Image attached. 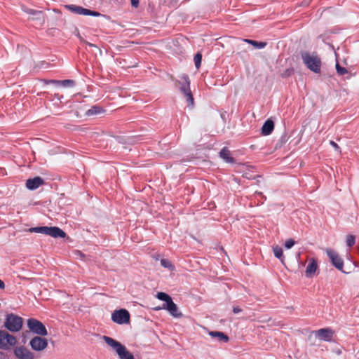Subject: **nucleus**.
<instances>
[{
    "instance_id": "nucleus-23",
    "label": "nucleus",
    "mask_w": 359,
    "mask_h": 359,
    "mask_svg": "<svg viewBox=\"0 0 359 359\" xmlns=\"http://www.w3.org/2000/svg\"><path fill=\"white\" fill-rule=\"evenodd\" d=\"M156 297L158 299H160L161 301H164L165 302L164 304H168V302H170V300H172V298L170 296H169L168 294L163 292H158Z\"/></svg>"
},
{
    "instance_id": "nucleus-17",
    "label": "nucleus",
    "mask_w": 359,
    "mask_h": 359,
    "mask_svg": "<svg viewBox=\"0 0 359 359\" xmlns=\"http://www.w3.org/2000/svg\"><path fill=\"white\" fill-rule=\"evenodd\" d=\"M49 83H56L63 87H73L75 85V81L72 79L60 80H50Z\"/></svg>"
},
{
    "instance_id": "nucleus-29",
    "label": "nucleus",
    "mask_w": 359,
    "mask_h": 359,
    "mask_svg": "<svg viewBox=\"0 0 359 359\" xmlns=\"http://www.w3.org/2000/svg\"><path fill=\"white\" fill-rule=\"evenodd\" d=\"M255 195L259 196L260 198H257V204H263L264 202L266 200V197L263 194L262 192L255 191Z\"/></svg>"
},
{
    "instance_id": "nucleus-18",
    "label": "nucleus",
    "mask_w": 359,
    "mask_h": 359,
    "mask_svg": "<svg viewBox=\"0 0 359 359\" xmlns=\"http://www.w3.org/2000/svg\"><path fill=\"white\" fill-rule=\"evenodd\" d=\"M104 111V109L102 107L98 105H94L90 109H89L86 114L87 116H93L103 113Z\"/></svg>"
},
{
    "instance_id": "nucleus-2",
    "label": "nucleus",
    "mask_w": 359,
    "mask_h": 359,
    "mask_svg": "<svg viewBox=\"0 0 359 359\" xmlns=\"http://www.w3.org/2000/svg\"><path fill=\"white\" fill-rule=\"evenodd\" d=\"M180 80L176 81V83L180 86V92L186 98L187 106L192 107L194 105V99L190 88V79L189 76L185 74L180 76Z\"/></svg>"
},
{
    "instance_id": "nucleus-19",
    "label": "nucleus",
    "mask_w": 359,
    "mask_h": 359,
    "mask_svg": "<svg viewBox=\"0 0 359 359\" xmlns=\"http://www.w3.org/2000/svg\"><path fill=\"white\" fill-rule=\"evenodd\" d=\"M210 335L213 337H218V340L220 341L227 342L229 341V337L222 332L212 331L210 332Z\"/></svg>"
},
{
    "instance_id": "nucleus-14",
    "label": "nucleus",
    "mask_w": 359,
    "mask_h": 359,
    "mask_svg": "<svg viewBox=\"0 0 359 359\" xmlns=\"http://www.w3.org/2000/svg\"><path fill=\"white\" fill-rule=\"evenodd\" d=\"M48 235L53 238H65L66 233L57 226H50L48 228Z\"/></svg>"
},
{
    "instance_id": "nucleus-25",
    "label": "nucleus",
    "mask_w": 359,
    "mask_h": 359,
    "mask_svg": "<svg viewBox=\"0 0 359 359\" xmlns=\"http://www.w3.org/2000/svg\"><path fill=\"white\" fill-rule=\"evenodd\" d=\"M194 60L196 68L197 69H198L200 68L201 64L202 55L200 53H196L194 56Z\"/></svg>"
},
{
    "instance_id": "nucleus-10",
    "label": "nucleus",
    "mask_w": 359,
    "mask_h": 359,
    "mask_svg": "<svg viewBox=\"0 0 359 359\" xmlns=\"http://www.w3.org/2000/svg\"><path fill=\"white\" fill-rule=\"evenodd\" d=\"M14 353L19 359H34V355L25 346H18L14 350Z\"/></svg>"
},
{
    "instance_id": "nucleus-30",
    "label": "nucleus",
    "mask_w": 359,
    "mask_h": 359,
    "mask_svg": "<svg viewBox=\"0 0 359 359\" xmlns=\"http://www.w3.org/2000/svg\"><path fill=\"white\" fill-rule=\"evenodd\" d=\"M294 245V241L293 239H288L285 243V247L287 249L291 248Z\"/></svg>"
},
{
    "instance_id": "nucleus-13",
    "label": "nucleus",
    "mask_w": 359,
    "mask_h": 359,
    "mask_svg": "<svg viewBox=\"0 0 359 359\" xmlns=\"http://www.w3.org/2000/svg\"><path fill=\"white\" fill-rule=\"evenodd\" d=\"M163 309H167L170 315L175 318H180L182 316V313L179 312L177 305L173 302L172 299L168 302V304H163Z\"/></svg>"
},
{
    "instance_id": "nucleus-35",
    "label": "nucleus",
    "mask_w": 359,
    "mask_h": 359,
    "mask_svg": "<svg viewBox=\"0 0 359 359\" xmlns=\"http://www.w3.org/2000/svg\"><path fill=\"white\" fill-rule=\"evenodd\" d=\"M139 0H131V5L133 7L137 8L139 6Z\"/></svg>"
},
{
    "instance_id": "nucleus-36",
    "label": "nucleus",
    "mask_w": 359,
    "mask_h": 359,
    "mask_svg": "<svg viewBox=\"0 0 359 359\" xmlns=\"http://www.w3.org/2000/svg\"><path fill=\"white\" fill-rule=\"evenodd\" d=\"M293 72L294 70L292 69H288L285 71V74L290 76Z\"/></svg>"
},
{
    "instance_id": "nucleus-26",
    "label": "nucleus",
    "mask_w": 359,
    "mask_h": 359,
    "mask_svg": "<svg viewBox=\"0 0 359 359\" xmlns=\"http://www.w3.org/2000/svg\"><path fill=\"white\" fill-rule=\"evenodd\" d=\"M355 242V238L353 235H348L346 237V245L348 247L351 248L354 245Z\"/></svg>"
},
{
    "instance_id": "nucleus-37",
    "label": "nucleus",
    "mask_w": 359,
    "mask_h": 359,
    "mask_svg": "<svg viewBox=\"0 0 359 359\" xmlns=\"http://www.w3.org/2000/svg\"><path fill=\"white\" fill-rule=\"evenodd\" d=\"M5 288V283L0 279V289L4 290Z\"/></svg>"
},
{
    "instance_id": "nucleus-28",
    "label": "nucleus",
    "mask_w": 359,
    "mask_h": 359,
    "mask_svg": "<svg viewBox=\"0 0 359 359\" xmlns=\"http://www.w3.org/2000/svg\"><path fill=\"white\" fill-rule=\"evenodd\" d=\"M161 264L164 268L170 269L173 268V265L172 264L171 262L167 259H162L161 260Z\"/></svg>"
},
{
    "instance_id": "nucleus-16",
    "label": "nucleus",
    "mask_w": 359,
    "mask_h": 359,
    "mask_svg": "<svg viewBox=\"0 0 359 359\" xmlns=\"http://www.w3.org/2000/svg\"><path fill=\"white\" fill-rule=\"evenodd\" d=\"M274 128V123L273 121L268 119L266 120L262 128V133L264 135H270Z\"/></svg>"
},
{
    "instance_id": "nucleus-8",
    "label": "nucleus",
    "mask_w": 359,
    "mask_h": 359,
    "mask_svg": "<svg viewBox=\"0 0 359 359\" xmlns=\"http://www.w3.org/2000/svg\"><path fill=\"white\" fill-rule=\"evenodd\" d=\"M29 345L33 350L41 351L47 347L48 341L45 338L37 336L32 339Z\"/></svg>"
},
{
    "instance_id": "nucleus-6",
    "label": "nucleus",
    "mask_w": 359,
    "mask_h": 359,
    "mask_svg": "<svg viewBox=\"0 0 359 359\" xmlns=\"http://www.w3.org/2000/svg\"><path fill=\"white\" fill-rule=\"evenodd\" d=\"M325 252L332 265L341 272L346 273L343 270L344 261L341 259V257L339 255V254L331 248H327L325 250Z\"/></svg>"
},
{
    "instance_id": "nucleus-12",
    "label": "nucleus",
    "mask_w": 359,
    "mask_h": 359,
    "mask_svg": "<svg viewBox=\"0 0 359 359\" xmlns=\"http://www.w3.org/2000/svg\"><path fill=\"white\" fill-rule=\"evenodd\" d=\"M44 184V180L41 177L29 178L26 181V187L29 190H35Z\"/></svg>"
},
{
    "instance_id": "nucleus-22",
    "label": "nucleus",
    "mask_w": 359,
    "mask_h": 359,
    "mask_svg": "<svg viewBox=\"0 0 359 359\" xmlns=\"http://www.w3.org/2000/svg\"><path fill=\"white\" fill-rule=\"evenodd\" d=\"M273 254H274V256L279 259L282 263H283L284 262V257H283V249L281 247L278 246V245H276L275 247L273 248Z\"/></svg>"
},
{
    "instance_id": "nucleus-24",
    "label": "nucleus",
    "mask_w": 359,
    "mask_h": 359,
    "mask_svg": "<svg viewBox=\"0 0 359 359\" xmlns=\"http://www.w3.org/2000/svg\"><path fill=\"white\" fill-rule=\"evenodd\" d=\"M65 7L72 12L80 15L81 6L76 5H66Z\"/></svg>"
},
{
    "instance_id": "nucleus-3",
    "label": "nucleus",
    "mask_w": 359,
    "mask_h": 359,
    "mask_svg": "<svg viewBox=\"0 0 359 359\" xmlns=\"http://www.w3.org/2000/svg\"><path fill=\"white\" fill-rule=\"evenodd\" d=\"M22 318L13 313L7 314L4 326L11 332H18L22 326Z\"/></svg>"
},
{
    "instance_id": "nucleus-33",
    "label": "nucleus",
    "mask_w": 359,
    "mask_h": 359,
    "mask_svg": "<svg viewBox=\"0 0 359 359\" xmlns=\"http://www.w3.org/2000/svg\"><path fill=\"white\" fill-rule=\"evenodd\" d=\"M88 15L97 17V16H100L101 13H100L99 12H97V11H90V13H89Z\"/></svg>"
},
{
    "instance_id": "nucleus-32",
    "label": "nucleus",
    "mask_w": 359,
    "mask_h": 359,
    "mask_svg": "<svg viewBox=\"0 0 359 359\" xmlns=\"http://www.w3.org/2000/svg\"><path fill=\"white\" fill-rule=\"evenodd\" d=\"M330 145H331L332 147H334L336 150H337V151H338V150H340V148H339V145H338L335 142H334V141L331 140V141L330 142Z\"/></svg>"
},
{
    "instance_id": "nucleus-11",
    "label": "nucleus",
    "mask_w": 359,
    "mask_h": 359,
    "mask_svg": "<svg viewBox=\"0 0 359 359\" xmlns=\"http://www.w3.org/2000/svg\"><path fill=\"white\" fill-rule=\"evenodd\" d=\"M318 268V265L317 259L314 257L310 258L309 259V263L305 271V276L307 278L313 277L316 274Z\"/></svg>"
},
{
    "instance_id": "nucleus-21",
    "label": "nucleus",
    "mask_w": 359,
    "mask_h": 359,
    "mask_svg": "<svg viewBox=\"0 0 359 359\" xmlns=\"http://www.w3.org/2000/svg\"><path fill=\"white\" fill-rule=\"evenodd\" d=\"M49 226H37L32 227L29 229V232L32 233H39L45 235H48Z\"/></svg>"
},
{
    "instance_id": "nucleus-4",
    "label": "nucleus",
    "mask_w": 359,
    "mask_h": 359,
    "mask_svg": "<svg viewBox=\"0 0 359 359\" xmlns=\"http://www.w3.org/2000/svg\"><path fill=\"white\" fill-rule=\"evenodd\" d=\"M27 326L31 332L40 336H46L48 334L45 325L35 318H29L27 320Z\"/></svg>"
},
{
    "instance_id": "nucleus-20",
    "label": "nucleus",
    "mask_w": 359,
    "mask_h": 359,
    "mask_svg": "<svg viewBox=\"0 0 359 359\" xmlns=\"http://www.w3.org/2000/svg\"><path fill=\"white\" fill-rule=\"evenodd\" d=\"M243 41L248 43L252 45L253 46L258 49L264 48L266 46V42L257 41L252 39H244Z\"/></svg>"
},
{
    "instance_id": "nucleus-5",
    "label": "nucleus",
    "mask_w": 359,
    "mask_h": 359,
    "mask_svg": "<svg viewBox=\"0 0 359 359\" xmlns=\"http://www.w3.org/2000/svg\"><path fill=\"white\" fill-rule=\"evenodd\" d=\"M16 339L4 330H0V348L8 350L15 346Z\"/></svg>"
},
{
    "instance_id": "nucleus-1",
    "label": "nucleus",
    "mask_w": 359,
    "mask_h": 359,
    "mask_svg": "<svg viewBox=\"0 0 359 359\" xmlns=\"http://www.w3.org/2000/svg\"><path fill=\"white\" fill-rule=\"evenodd\" d=\"M301 57L304 64L309 70L316 74L320 72L322 61L317 53H313L311 54L309 52L304 51L301 53Z\"/></svg>"
},
{
    "instance_id": "nucleus-27",
    "label": "nucleus",
    "mask_w": 359,
    "mask_h": 359,
    "mask_svg": "<svg viewBox=\"0 0 359 359\" xmlns=\"http://www.w3.org/2000/svg\"><path fill=\"white\" fill-rule=\"evenodd\" d=\"M336 70L339 75H344L348 73V70L345 67H342L340 66L339 63L336 65Z\"/></svg>"
},
{
    "instance_id": "nucleus-7",
    "label": "nucleus",
    "mask_w": 359,
    "mask_h": 359,
    "mask_svg": "<svg viewBox=\"0 0 359 359\" xmlns=\"http://www.w3.org/2000/svg\"><path fill=\"white\" fill-rule=\"evenodd\" d=\"M130 313L124 309H121L113 312L111 315L112 320L119 325L127 324L130 323Z\"/></svg>"
},
{
    "instance_id": "nucleus-9",
    "label": "nucleus",
    "mask_w": 359,
    "mask_h": 359,
    "mask_svg": "<svg viewBox=\"0 0 359 359\" xmlns=\"http://www.w3.org/2000/svg\"><path fill=\"white\" fill-rule=\"evenodd\" d=\"M314 332L317 338L328 342L332 341L333 335L334 333V331L330 327L321 328L315 331Z\"/></svg>"
},
{
    "instance_id": "nucleus-15",
    "label": "nucleus",
    "mask_w": 359,
    "mask_h": 359,
    "mask_svg": "<svg viewBox=\"0 0 359 359\" xmlns=\"http://www.w3.org/2000/svg\"><path fill=\"white\" fill-rule=\"evenodd\" d=\"M219 156L226 163H234L235 159L231 156V151L227 147H223L219 151Z\"/></svg>"
},
{
    "instance_id": "nucleus-31",
    "label": "nucleus",
    "mask_w": 359,
    "mask_h": 359,
    "mask_svg": "<svg viewBox=\"0 0 359 359\" xmlns=\"http://www.w3.org/2000/svg\"><path fill=\"white\" fill-rule=\"evenodd\" d=\"M90 13V10L87 8H84L81 6L80 15H88Z\"/></svg>"
},
{
    "instance_id": "nucleus-38",
    "label": "nucleus",
    "mask_w": 359,
    "mask_h": 359,
    "mask_svg": "<svg viewBox=\"0 0 359 359\" xmlns=\"http://www.w3.org/2000/svg\"><path fill=\"white\" fill-rule=\"evenodd\" d=\"M84 43H85L86 45H88V46H90V47H94V46H95L94 44H93V43H90V42H88V41H84Z\"/></svg>"
},
{
    "instance_id": "nucleus-34",
    "label": "nucleus",
    "mask_w": 359,
    "mask_h": 359,
    "mask_svg": "<svg viewBox=\"0 0 359 359\" xmlns=\"http://www.w3.org/2000/svg\"><path fill=\"white\" fill-rule=\"evenodd\" d=\"M241 311H242V309L239 306H233V313L236 314V313H241Z\"/></svg>"
}]
</instances>
